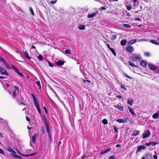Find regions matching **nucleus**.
<instances>
[{"label": "nucleus", "mask_w": 159, "mask_h": 159, "mask_svg": "<svg viewBox=\"0 0 159 159\" xmlns=\"http://www.w3.org/2000/svg\"><path fill=\"white\" fill-rule=\"evenodd\" d=\"M141 58V57L139 54H133L129 57L130 60L134 62L137 61V59H140Z\"/></svg>", "instance_id": "1"}, {"label": "nucleus", "mask_w": 159, "mask_h": 159, "mask_svg": "<svg viewBox=\"0 0 159 159\" xmlns=\"http://www.w3.org/2000/svg\"><path fill=\"white\" fill-rule=\"evenodd\" d=\"M151 133L148 130H145L143 133V139L149 137L151 135Z\"/></svg>", "instance_id": "2"}, {"label": "nucleus", "mask_w": 159, "mask_h": 159, "mask_svg": "<svg viewBox=\"0 0 159 159\" xmlns=\"http://www.w3.org/2000/svg\"><path fill=\"white\" fill-rule=\"evenodd\" d=\"M0 72L2 74H5L6 75H8V73L6 70L4 68L0 66Z\"/></svg>", "instance_id": "3"}, {"label": "nucleus", "mask_w": 159, "mask_h": 159, "mask_svg": "<svg viewBox=\"0 0 159 159\" xmlns=\"http://www.w3.org/2000/svg\"><path fill=\"white\" fill-rule=\"evenodd\" d=\"M45 125H46V130L48 132V134L49 137L50 139V141H51V137L50 135V132L49 129V125L48 123H45Z\"/></svg>", "instance_id": "4"}, {"label": "nucleus", "mask_w": 159, "mask_h": 159, "mask_svg": "<svg viewBox=\"0 0 159 159\" xmlns=\"http://www.w3.org/2000/svg\"><path fill=\"white\" fill-rule=\"evenodd\" d=\"M6 149L8 151L10 152L13 153V154L16 153V152L14 150V149L10 147H7Z\"/></svg>", "instance_id": "5"}, {"label": "nucleus", "mask_w": 159, "mask_h": 159, "mask_svg": "<svg viewBox=\"0 0 159 159\" xmlns=\"http://www.w3.org/2000/svg\"><path fill=\"white\" fill-rule=\"evenodd\" d=\"M98 13V12L92 13L91 14H89L88 15L87 17L88 18H91L94 17L96 16V15Z\"/></svg>", "instance_id": "6"}, {"label": "nucleus", "mask_w": 159, "mask_h": 159, "mask_svg": "<svg viewBox=\"0 0 159 159\" xmlns=\"http://www.w3.org/2000/svg\"><path fill=\"white\" fill-rule=\"evenodd\" d=\"M126 50L128 52H132L133 51L134 49L133 48L130 46H127L126 47Z\"/></svg>", "instance_id": "7"}, {"label": "nucleus", "mask_w": 159, "mask_h": 159, "mask_svg": "<svg viewBox=\"0 0 159 159\" xmlns=\"http://www.w3.org/2000/svg\"><path fill=\"white\" fill-rule=\"evenodd\" d=\"M150 69L152 70H155L157 68V67L156 66L152 64H150L149 65Z\"/></svg>", "instance_id": "8"}, {"label": "nucleus", "mask_w": 159, "mask_h": 159, "mask_svg": "<svg viewBox=\"0 0 159 159\" xmlns=\"http://www.w3.org/2000/svg\"><path fill=\"white\" fill-rule=\"evenodd\" d=\"M139 131L136 130L134 131L132 134V136H136L139 135Z\"/></svg>", "instance_id": "9"}, {"label": "nucleus", "mask_w": 159, "mask_h": 159, "mask_svg": "<svg viewBox=\"0 0 159 159\" xmlns=\"http://www.w3.org/2000/svg\"><path fill=\"white\" fill-rule=\"evenodd\" d=\"M116 121L119 123H125L127 122V120H124L122 119H117L116 120Z\"/></svg>", "instance_id": "10"}, {"label": "nucleus", "mask_w": 159, "mask_h": 159, "mask_svg": "<svg viewBox=\"0 0 159 159\" xmlns=\"http://www.w3.org/2000/svg\"><path fill=\"white\" fill-rule=\"evenodd\" d=\"M38 134H34L32 138V142L34 143L35 141L36 138L37 137Z\"/></svg>", "instance_id": "11"}, {"label": "nucleus", "mask_w": 159, "mask_h": 159, "mask_svg": "<svg viewBox=\"0 0 159 159\" xmlns=\"http://www.w3.org/2000/svg\"><path fill=\"white\" fill-rule=\"evenodd\" d=\"M146 147L145 146V145H142L139 146L138 147V148L137 149V151H140L142 149L146 148Z\"/></svg>", "instance_id": "12"}, {"label": "nucleus", "mask_w": 159, "mask_h": 159, "mask_svg": "<svg viewBox=\"0 0 159 159\" xmlns=\"http://www.w3.org/2000/svg\"><path fill=\"white\" fill-rule=\"evenodd\" d=\"M140 64L143 67L146 66V62L145 61L143 60L141 61L140 62Z\"/></svg>", "instance_id": "13"}, {"label": "nucleus", "mask_w": 159, "mask_h": 159, "mask_svg": "<svg viewBox=\"0 0 159 159\" xmlns=\"http://www.w3.org/2000/svg\"><path fill=\"white\" fill-rule=\"evenodd\" d=\"M127 103L132 106L133 104V101L132 99L129 98L127 100Z\"/></svg>", "instance_id": "14"}, {"label": "nucleus", "mask_w": 159, "mask_h": 159, "mask_svg": "<svg viewBox=\"0 0 159 159\" xmlns=\"http://www.w3.org/2000/svg\"><path fill=\"white\" fill-rule=\"evenodd\" d=\"M56 64L58 66H62L63 65L64 62L61 60L57 61L56 63Z\"/></svg>", "instance_id": "15"}, {"label": "nucleus", "mask_w": 159, "mask_h": 159, "mask_svg": "<svg viewBox=\"0 0 159 159\" xmlns=\"http://www.w3.org/2000/svg\"><path fill=\"white\" fill-rule=\"evenodd\" d=\"M24 55L25 57L28 59L30 60L31 58L29 56V54L27 51H25L24 52Z\"/></svg>", "instance_id": "16"}, {"label": "nucleus", "mask_w": 159, "mask_h": 159, "mask_svg": "<svg viewBox=\"0 0 159 159\" xmlns=\"http://www.w3.org/2000/svg\"><path fill=\"white\" fill-rule=\"evenodd\" d=\"M159 114L158 113H155L152 116V117L153 119H158L159 117Z\"/></svg>", "instance_id": "17"}, {"label": "nucleus", "mask_w": 159, "mask_h": 159, "mask_svg": "<svg viewBox=\"0 0 159 159\" xmlns=\"http://www.w3.org/2000/svg\"><path fill=\"white\" fill-rule=\"evenodd\" d=\"M127 41L126 39L122 40L120 42V44L123 46L125 45L127 43Z\"/></svg>", "instance_id": "18"}, {"label": "nucleus", "mask_w": 159, "mask_h": 159, "mask_svg": "<svg viewBox=\"0 0 159 159\" xmlns=\"http://www.w3.org/2000/svg\"><path fill=\"white\" fill-rule=\"evenodd\" d=\"M128 108L130 112L133 115H135V114L134 112V111L133 110L131 109L129 107H128Z\"/></svg>", "instance_id": "19"}, {"label": "nucleus", "mask_w": 159, "mask_h": 159, "mask_svg": "<svg viewBox=\"0 0 159 159\" xmlns=\"http://www.w3.org/2000/svg\"><path fill=\"white\" fill-rule=\"evenodd\" d=\"M150 42H151V43L154 44L155 45H158V43L157 42V41L154 40H151L150 41Z\"/></svg>", "instance_id": "20"}, {"label": "nucleus", "mask_w": 159, "mask_h": 159, "mask_svg": "<svg viewBox=\"0 0 159 159\" xmlns=\"http://www.w3.org/2000/svg\"><path fill=\"white\" fill-rule=\"evenodd\" d=\"M85 26L84 25H80L78 26V28L80 30L84 29L85 28Z\"/></svg>", "instance_id": "21"}, {"label": "nucleus", "mask_w": 159, "mask_h": 159, "mask_svg": "<svg viewBox=\"0 0 159 159\" xmlns=\"http://www.w3.org/2000/svg\"><path fill=\"white\" fill-rule=\"evenodd\" d=\"M146 157L148 159H152V156L151 154H150L149 153H148L146 155Z\"/></svg>", "instance_id": "22"}, {"label": "nucleus", "mask_w": 159, "mask_h": 159, "mask_svg": "<svg viewBox=\"0 0 159 159\" xmlns=\"http://www.w3.org/2000/svg\"><path fill=\"white\" fill-rule=\"evenodd\" d=\"M110 150V149H107L106 150L102 151L100 152L101 155L104 154L105 153L109 152Z\"/></svg>", "instance_id": "23"}, {"label": "nucleus", "mask_w": 159, "mask_h": 159, "mask_svg": "<svg viewBox=\"0 0 159 159\" xmlns=\"http://www.w3.org/2000/svg\"><path fill=\"white\" fill-rule=\"evenodd\" d=\"M129 64L132 67H137L138 65H135L131 61H129Z\"/></svg>", "instance_id": "24"}, {"label": "nucleus", "mask_w": 159, "mask_h": 159, "mask_svg": "<svg viewBox=\"0 0 159 159\" xmlns=\"http://www.w3.org/2000/svg\"><path fill=\"white\" fill-rule=\"evenodd\" d=\"M122 25L125 27L128 28H130L131 27V26L128 24H123Z\"/></svg>", "instance_id": "25"}, {"label": "nucleus", "mask_w": 159, "mask_h": 159, "mask_svg": "<svg viewBox=\"0 0 159 159\" xmlns=\"http://www.w3.org/2000/svg\"><path fill=\"white\" fill-rule=\"evenodd\" d=\"M102 122L103 124L104 125H106L107 124L108 122L107 120L106 119H103L102 120Z\"/></svg>", "instance_id": "26"}, {"label": "nucleus", "mask_w": 159, "mask_h": 159, "mask_svg": "<svg viewBox=\"0 0 159 159\" xmlns=\"http://www.w3.org/2000/svg\"><path fill=\"white\" fill-rule=\"evenodd\" d=\"M132 6L131 5H129L126 6V8L128 11H130L132 8Z\"/></svg>", "instance_id": "27"}, {"label": "nucleus", "mask_w": 159, "mask_h": 159, "mask_svg": "<svg viewBox=\"0 0 159 159\" xmlns=\"http://www.w3.org/2000/svg\"><path fill=\"white\" fill-rule=\"evenodd\" d=\"M31 13V14L33 15H34V13L32 8L30 7L29 9Z\"/></svg>", "instance_id": "28"}, {"label": "nucleus", "mask_w": 159, "mask_h": 159, "mask_svg": "<svg viewBox=\"0 0 159 159\" xmlns=\"http://www.w3.org/2000/svg\"><path fill=\"white\" fill-rule=\"evenodd\" d=\"M34 105H35V106L37 108H38V107H39V104L37 102V100H36L35 101H34Z\"/></svg>", "instance_id": "29"}, {"label": "nucleus", "mask_w": 159, "mask_h": 159, "mask_svg": "<svg viewBox=\"0 0 159 159\" xmlns=\"http://www.w3.org/2000/svg\"><path fill=\"white\" fill-rule=\"evenodd\" d=\"M150 145H152L153 146H155L156 144H158L157 142H150Z\"/></svg>", "instance_id": "30"}, {"label": "nucleus", "mask_w": 159, "mask_h": 159, "mask_svg": "<svg viewBox=\"0 0 159 159\" xmlns=\"http://www.w3.org/2000/svg\"><path fill=\"white\" fill-rule=\"evenodd\" d=\"M12 155L15 157L19 159H20L21 158V157L20 156L17 155L15 154H12Z\"/></svg>", "instance_id": "31"}, {"label": "nucleus", "mask_w": 159, "mask_h": 159, "mask_svg": "<svg viewBox=\"0 0 159 159\" xmlns=\"http://www.w3.org/2000/svg\"><path fill=\"white\" fill-rule=\"evenodd\" d=\"M110 50L111 52L115 56L116 55V53L115 52V50L113 48H111Z\"/></svg>", "instance_id": "32"}, {"label": "nucleus", "mask_w": 159, "mask_h": 159, "mask_svg": "<svg viewBox=\"0 0 159 159\" xmlns=\"http://www.w3.org/2000/svg\"><path fill=\"white\" fill-rule=\"evenodd\" d=\"M70 50V49H66L65 50V52L67 54H71Z\"/></svg>", "instance_id": "33"}, {"label": "nucleus", "mask_w": 159, "mask_h": 159, "mask_svg": "<svg viewBox=\"0 0 159 159\" xmlns=\"http://www.w3.org/2000/svg\"><path fill=\"white\" fill-rule=\"evenodd\" d=\"M38 58L39 61H42V60L43 59V57L40 55H39L38 56Z\"/></svg>", "instance_id": "34"}, {"label": "nucleus", "mask_w": 159, "mask_h": 159, "mask_svg": "<svg viewBox=\"0 0 159 159\" xmlns=\"http://www.w3.org/2000/svg\"><path fill=\"white\" fill-rule=\"evenodd\" d=\"M137 42L136 39H132L130 41V44L131 45Z\"/></svg>", "instance_id": "35"}, {"label": "nucleus", "mask_w": 159, "mask_h": 159, "mask_svg": "<svg viewBox=\"0 0 159 159\" xmlns=\"http://www.w3.org/2000/svg\"><path fill=\"white\" fill-rule=\"evenodd\" d=\"M113 127L114 129V130L115 132H117L118 131V128L117 127H116L114 125L113 126Z\"/></svg>", "instance_id": "36"}, {"label": "nucleus", "mask_w": 159, "mask_h": 159, "mask_svg": "<svg viewBox=\"0 0 159 159\" xmlns=\"http://www.w3.org/2000/svg\"><path fill=\"white\" fill-rule=\"evenodd\" d=\"M43 119L44 120L45 123V124L48 123V122H47V119H46V118L45 117V116L43 115Z\"/></svg>", "instance_id": "37"}, {"label": "nucleus", "mask_w": 159, "mask_h": 159, "mask_svg": "<svg viewBox=\"0 0 159 159\" xmlns=\"http://www.w3.org/2000/svg\"><path fill=\"white\" fill-rule=\"evenodd\" d=\"M116 37L117 36L116 35H113L111 36V39L112 40H114L116 38Z\"/></svg>", "instance_id": "38"}, {"label": "nucleus", "mask_w": 159, "mask_h": 159, "mask_svg": "<svg viewBox=\"0 0 159 159\" xmlns=\"http://www.w3.org/2000/svg\"><path fill=\"white\" fill-rule=\"evenodd\" d=\"M123 74L125 76V77H127V78H129V79H132V78L131 77H130L126 73H124Z\"/></svg>", "instance_id": "39"}, {"label": "nucleus", "mask_w": 159, "mask_h": 159, "mask_svg": "<svg viewBox=\"0 0 159 159\" xmlns=\"http://www.w3.org/2000/svg\"><path fill=\"white\" fill-rule=\"evenodd\" d=\"M36 84L40 88H41V85L40 84V82L39 81H38L36 82Z\"/></svg>", "instance_id": "40"}, {"label": "nucleus", "mask_w": 159, "mask_h": 159, "mask_svg": "<svg viewBox=\"0 0 159 159\" xmlns=\"http://www.w3.org/2000/svg\"><path fill=\"white\" fill-rule=\"evenodd\" d=\"M31 95L32 96V97L33 98V99L34 100V101L37 100L35 98L34 95L32 93L31 94Z\"/></svg>", "instance_id": "41"}, {"label": "nucleus", "mask_w": 159, "mask_h": 159, "mask_svg": "<svg viewBox=\"0 0 159 159\" xmlns=\"http://www.w3.org/2000/svg\"><path fill=\"white\" fill-rule=\"evenodd\" d=\"M145 56L149 57L150 55V53L148 52H146L144 53Z\"/></svg>", "instance_id": "42"}, {"label": "nucleus", "mask_w": 159, "mask_h": 159, "mask_svg": "<svg viewBox=\"0 0 159 159\" xmlns=\"http://www.w3.org/2000/svg\"><path fill=\"white\" fill-rule=\"evenodd\" d=\"M4 64L5 65L6 67H7V68H10L9 65L7 63V62Z\"/></svg>", "instance_id": "43"}, {"label": "nucleus", "mask_w": 159, "mask_h": 159, "mask_svg": "<svg viewBox=\"0 0 159 159\" xmlns=\"http://www.w3.org/2000/svg\"><path fill=\"white\" fill-rule=\"evenodd\" d=\"M0 61H2L4 64L7 62L6 61L5 59L3 58L1 59V60Z\"/></svg>", "instance_id": "44"}, {"label": "nucleus", "mask_w": 159, "mask_h": 159, "mask_svg": "<svg viewBox=\"0 0 159 159\" xmlns=\"http://www.w3.org/2000/svg\"><path fill=\"white\" fill-rule=\"evenodd\" d=\"M57 0L52 1L50 2V3L51 4H54L56 2Z\"/></svg>", "instance_id": "45"}, {"label": "nucleus", "mask_w": 159, "mask_h": 159, "mask_svg": "<svg viewBox=\"0 0 159 159\" xmlns=\"http://www.w3.org/2000/svg\"><path fill=\"white\" fill-rule=\"evenodd\" d=\"M106 9V8L104 7H101L100 9H99V10H105Z\"/></svg>", "instance_id": "46"}, {"label": "nucleus", "mask_w": 159, "mask_h": 159, "mask_svg": "<svg viewBox=\"0 0 159 159\" xmlns=\"http://www.w3.org/2000/svg\"><path fill=\"white\" fill-rule=\"evenodd\" d=\"M13 96H15L16 95V90H14L13 91Z\"/></svg>", "instance_id": "47"}, {"label": "nucleus", "mask_w": 159, "mask_h": 159, "mask_svg": "<svg viewBox=\"0 0 159 159\" xmlns=\"http://www.w3.org/2000/svg\"><path fill=\"white\" fill-rule=\"evenodd\" d=\"M115 157V156H111L109 157L108 159H114Z\"/></svg>", "instance_id": "48"}, {"label": "nucleus", "mask_w": 159, "mask_h": 159, "mask_svg": "<svg viewBox=\"0 0 159 159\" xmlns=\"http://www.w3.org/2000/svg\"><path fill=\"white\" fill-rule=\"evenodd\" d=\"M35 153H32L29 155H26L25 156L26 157H29V156H33L34 155Z\"/></svg>", "instance_id": "49"}, {"label": "nucleus", "mask_w": 159, "mask_h": 159, "mask_svg": "<svg viewBox=\"0 0 159 159\" xmlns=\"http://www.w3.org/2000/svg\"><path fill=\"white\" fill-rule=\"evenodd\" d=\"M118 108L119 110H121V111L123 110V107L121 106L119 107Z\"/></svg>", "instance_id": "50"}, {"label": "nucleus", "mask_w": 159, "mask_h": 159, "mask_svg": "<svg viewBox=\"0 0 159 159\" xmlns=\"http://www.w3.org/2000/svg\"><path fill=\"white\" fill-rule=\"evenodd\" d=\"M13 69L15 70V71L17 73H18L19 72L18 71V70L16 68H15V67H13Z\"/></svg>", "instance_id": "51"}, {"label": "nucleus", "mask_w": 159, "mask_h": 159, "mask_svg": "<svg viewBox=\"0 0 159 159\" xmlns=\"http://www.w3.org/2000/svg\"><path fill=\"white\" fill-rule=\"evenodd\" d=\"M120 87L121 89H124L125 90H126L127 89L123 85H121L120 86Z\"/></svg>", "instance_id": "52"}, {"label": "nucleus", "mask_w": 159, "mask_h": 159, "mask_svg": "<svg viewBox=\"0 0 159 159\" xmlns=\"http://www.w3.org/2000/svg\"><path fill=\"white\" fill-rule=\"evenodd\" d=\"M37 110L38 111V112H39V113L40 114H41V110H40V108L39 107H38V108H37Z\"/></svg>", "instance_id": "53"}, {"label": "nucleus", "mask_w": 159, "mask_h": 159, "mask_svg": "<svg viewBox=\"0 0 159 159\" xmlns=\"http://www.w3.org/2000/svg\"><path fill=\"white\" fill-rule=\"evenodd\" d=\"M48 63L49 65L50 66V67H53V65H52L51 63V62H50L48 61Z\"/></svg>", "instance_id": "54"}, {"label": "nucleus", "mask_w": 159, "mask_h": 159, "mask_svg": "<svg viewBox=\"0 0 159 159\" xmlns=\"http://www.w3.org/2000/svg\"><path fill=\"white\" fill-rule=\"evenodd\" d=\"M106 44L109 50H110L111 48L110 47L108 43H106Z\"/></svg>", "instance_id": "55"}, {"label": "nucleus", "mask_w": 159, "mask_h": 159, "mask_svg": "<svg viewBox=\"0 0 159 159\" xmlns=\"http://www.w3.org/2000/svg\"><path fill=\"white\" fill-rule=\"evenodd\" d=\"M0 153L2 154H4V152L1 148H0Z\"/></svg>", "instance_id": "56"}, {"label": "nucleus", "mask_w": 159, "mask_h": 159, "mask_svg": "<svg viewBox=\"0 0 159 159\" xmlns=\"http://www.w3.org/2000/svg\"><path fill=\"white\" fill-rule=\"evenodd\" d=\"M137 2V0H134V3H133L134 6H135L136 5V3Z\"/></svg>", "instance_id": "57"}, {"label": "nucleus", "mask_w": 159, "mask_h": 159, "mask_svg": "<svg viewBox=\"0 0 159 159\" xmlns=\"http://www.w3.org/2000/svg\"><path fill=\"white\" fill-rule=\"evenodd\" d=\"M153 157L154 159H157V155L153 156Z\"/></svg>", "instance_id": "58"}, {"label": "nucleus", "mask_w": 159, "mask_h": 159, "mask_svg": "<svg viewBox=\"0 0 159 159\" xmlns=\"http://www.w3.org/2000/svg\"><path fill=\"white\" fill-rule=\"evenodd\" d=\"M144 145H145V146H149L150 145V143H145V144Z\"/></svg>", "instance_id": "59"}, {"label": "nucleus", "mask_w": 159, "mask_h": 159, "mask_svg": "<svg viewBox=\"0 0 159 159\" xmlns=\"http://www.w3.org/2000/svg\"><path fill=\"white\" fill-rule=\"evenodd\" d=\"M15 88L16 90H18V87L17 86H15Z\"/></svg>", "instance_id": "60"}, {"label": "nucleus", "mask_w": 159, "mask_h": 159, "mask_svg": "<svg viewBox=\"0 0 159 159\" xmlns=\"http://www.w3.org/2000/svg\"><path fill=\"white\" fill-rule=\"evenodd\" d=\"M26 120L28 121H30V119H29V118H28L27 116H26Z\"/></svg>", "instance_id": "61"}, {"label": "nucleus", "mask_w": 159, "mask_h": 159, "mask_svg": "<svg viewBox=\"0 0 159 159\" xmlns=\"http://www.w3.org/2000/svg\"><path fill=\"white\" fill-rule=\"evenodd\" d=\"M18 74L19 75H20V76H23V74L22 73H20L19 72Z\"/></svg>", "instance_id": "62"}, {"label": "nucleus", "mask_w": 159, "mask_h": 159, "mask_svg": "<svg viewBox=\"0 0 159 159\" xmlns=\"http://www.w3.org/2000/svg\"><path fill=\"white\" fill-rule=\"evenodd\" d=\"M140 41H146V40L145 39H140Z\"/></svg>", "instance_id": "63"}, {"label": "nucleus", "mask_w": 159, "mask_h": 159, "mask_svg": "<svg viewBox=\"0 0 159 159\" xmlns=\"http://www.w3.org/2000/svg\"><path fill=\"white\" fill-rule=\"evenodd\" d=\"M120 147V145L119 144H117L116 145V147Z\"/></svg>", "instance_id": "64"}]
</instances>
